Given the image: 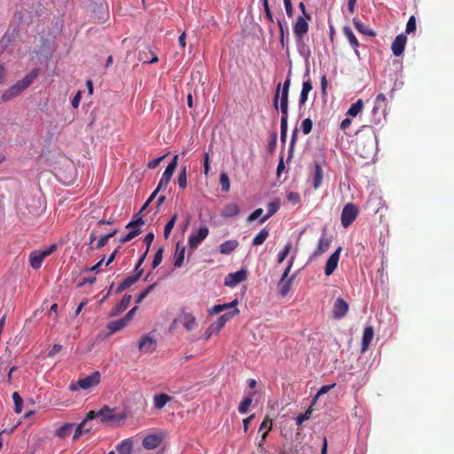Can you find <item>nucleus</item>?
I'll return each instance as SVG.
<instances>
[{
  "label": "nucleus",
  "mask_w": 454,
  "mask_h": 454,
  "mask_svg": "<svg viewBox=\"0 0 454 454\" xmlns=\"http://www.w3.org/2000/svg\"><path fill=\"white\" fill-rule=\"evenodd\" d=\"M356 133V152L364 159H372L378 148L377 136L372 126H363Z\"/></svg>",
  "instance_id": "1"
},
{
  "label": "nucleus",
  "mask_w": 454,
  "mask_h": 454,
  "mask_svg": "<svg viewBox=\"0 0 454 454\" xmlns=\"http://www.w3.org/2000/svg\"><path fill=\"white\" fill-rule=\"evenodd\" d=\"M96 418H99L104 424L114 426L124 421L126 415L123 412H119L116 408L112 409L107 405H104L99 411H90L87 413V419H94Z\"/></svg>",
  "instance_id": "2"
},
{
  "label": "nucleus",
  "mask_w": 454,
  "mask_h": 454,
  "mask_svg": "<svg viewBox=\"0 0 454 454\" xmlns=\"http://www.w3.org/2000/svg\"><path fill=\"white\" fill-rule=\"evenodd\" d=\"M38 76V70L34 69L29 74H27L22 80L18 81L12 86H11L8 90L4 91L1 96V99L4 102H7L13 98L20 95L22 91H24L27 88H28L31 83L36 79Z\"/></svg>",
  "instance_id": "3"
},
{
  "label": "nucleus",
  "mask_w": 454,
  "mask_h": 454,
  "mask_svg": "<svg viewBox=\"0 0 454 454\" xmlns=\"http://www.w3.org/2000/svg\"><path fill=\"white\" fill-rule=\"evenodd\" d=\"M100 381L101 374L99 372L96 371L84 378L79 379L75 382H71V384L68 386V389L71 392H76L80 389L90 390L97 387Z\"/></svg>",
  "instance_id": "4"
},
{
  "label": "nucleus",
  "mask_w": 454,
  "mask_h": 454,
  "mask_svg": "<svg viewBox=\"0 0 454 454\" xmlns=\"http://www.w3.org/2000/svg\"><path fill=\"white\" fill-rule=\"evenodd\" d=\"M57 249V245L52 244L48 248L44 250H35L30 253L29 254V263L30 266L35 269L38 270L41 268L43 260L51 255L55 250Z\"/></svg>",
  "instance_id": "5"
},
{
  "label": "nucleus",
  "mask_w": 454,
  "mask_h": 454,
  "mask_svg": "<svg viewBox=\"0 0 454 454\" xmlns=\"http://www.w3.org/2000/svg\"><path fill=\"white\" fill-rule=\"evenodd\" d=\"M359 214L358 207L353 203H348L344 206L340 221L344 228H348L357 217Z\"/></svg>",
  "instance_id": "6"
},
{
  "label": "nucleus",
  "mask_w": 454,
  "mask_h": 454,
  "mask_svg": "<svg viewBox=\"0 0 454 454\" xmlns=\"http://www.w3.org/2000/svg\"><path fill=\"white\" fill-rule=\"evenodd\" d=\"M306 18L299 16L294 25V34L298 46L303 44V37L309 31V23Z\"/></svg>",
  "instance_id": "7"
},
{
  "label": "nucleus",
  "mask_w": 454,
  "mask_h": 454,
  "mask_svg": "<svg viewBox=\"0 0 454 454\" xmlns=\"http://www.w3.org/2000/svg\"><path fill=\"white\" fill-rule=\"evenodd\" d=\"M209 230L207 226H201L197 232H192L189 236L188 244L192 249H196L199 245L207 237Z\"/></svg>",
  "instance_id": "8"
},
{
  "label": "nucleus",
  "mask_w": 454,
  "mask_h": 454,
  "mask_svg": "<svg viewBox=\"0 0 454 454\" xmlns=\"http://www.w3.org/2000/svg\"><path fill=\"white\" fill-rule=\"evenodd\" d=\"M164 439L162 433L152 434L144 437L142 445L145 450H154L158 448Z\"/></svg>",
  "instance_id": "9"
},
{
  "label": "nucleus",
  "mask_w": 454,
  "mask_h": 454,
  "mask_svg": "<svg viewBox=\"0 0 454 454\" xmlns=\"http://www.w3.org/2000/svg\"><path fill=\"white\" fill-rule=\"evenodd\" d=\"M239 313V310L235 308L232 311H229L222 315L215 323L210 325L209 330L211 333H218L228 321H230L235 315H238Z\"/></svg>",
  "instance_id": "10"
},
{
  "label": "nucleus",
  "mask_w": 454,
  "mask_h": 454,
  "mask_svg": "<svg viewBox=\"0 0 454 454\" xmlns=\"http://www.w3.org/2000/svg\"><path fill=\"white\" fill-rule=\"evenodd\" d=\"M247 278V272L245 270L229 273L224 278V285L229 287H233L238 284L245 281Z\"/></svg>",
  "instance_id": "11"
},
{
  "label": "nucleus",
  "mask_w": 454,
  "mask_h": 454,
  "mask_svg": "<svg viewBox=\"0 0 454 454\" xmlns=\"http://www.w3.org/2000/svg\"><path fill=\"white\" fill-rule=\"evenodd\" d=\"M349 306L342 298H337L333 308V317L340 319L348 312Z\"/></svg>",
  "instance_id": "12"
},
{
  "label": "nucleus",
  "mask_w": 454,
  "mask_h": 454,
  "mask_svg": "<svg viewBox=\"0 0 454 454\" xmlns=\"http://www.w3.org/2000/svg\"><path fill=\"white\" fill-rule=\"evenodd\" d=\"M341 251V247L336 249L328 258L325 267V274L326 276H330L333 273L338 266V262L340 260V254Z\"/></svg>",
  "instance_id": "13"
},
{
  "label": "nucleus",
  "mask_w": 454,
  "mask_h": 454,
  "mask_svg": "<svg viewBox=\"0 0 454 454\" xmlns=\"http://www.w3.org/2000/svg\"><path fill=\"white\" fill-rule=\"evenodd\" d=\"M290 85H291V79H290V74H288V76H287L286 80L284 82V83L283 84L278 83V85L277 86V89H276V91H275V94L273 97V106L276 110H278L279 94L282 93V94L289 95Z\"/></svg>",
  "instance_id": "14"
},
{
  "label": "nucleus",
  "mask_w": 454,
  "mask_h": 454,
  "mask_svg": "<svg viewBox=\"0 0 454 454\" xmlns=\"http://www.w3.org/2000/svg\"><path fill=\"white\" fill-rule=\"evenodd\" d=\"M144 270H139L137 272H135V274L127 277L120 285L117 286L115 293L121 294L125 289L129 288L132 285H134L137 280L141 278Z\"/></svg>",
  "instance_id": "15"
},
{
  "label": "nucleus",
  "mask_w": 454,
  "mask_h": 454,
  "mask_svg": "<svg viewBox=\"0 0 454 454\" xmlns=\"http://www.w3.org/2000/svg\"><path fill=\"white\" fill-rule=\"evenodd\" d=\"M407 37L403 34L398 35L391 45V50L395 56H401L403 53Z\"/></svg>",
  "instance_id": "16"
},
{
  "label": "nucleus",
  "mask_w": 454,
  "mask_h": 454,
  "mask_svg": "<svg viewBox=\"0 0 454 454\" xmlns=\"http://www.w3.org/2000/svg\"><path fill=\"white\" fill-rule=\"evenodd\" d=\"M156 341L153 337L144 335L138 341V348L145 353L153 352L155 350Z\"/></svg>",
  "instance_id": "17"
},
{
  "label": "nucleus",
  "mask_w": 454,
  "mask_h": 454,
  "mask_svg": "<svg viewBox=\"0 0 454 454\" xmlns=\"http://www.w3.org/2000/svg\"><path fill=\"white\" fill-rule=\"evenodd\" d=\"M306 76L308 77V79L302 82V88H301V91L300 94V98H299L300 106H303L307 102L309 93L311 91V90L313 88L312 82L309 75V71L304 75V77H306Z\"/></svg>",
  "instance_id": "18"
},
{
  "label": "nucleus",
  "mask_w": 454,
  "mask_h": 454,
  "mask_svg": "<svg viewBox=\"0 0 454 454\" xmlns=\"http://www.w3.org/2000/svg\"><path fill=\"white\" fill-rule=\"evenodd\" d=\"M342 33L348 39L351 47L354 49L356 55L359 58L358 47L360 44H359V42L356 39V35H354L352 29L349 27L345 26L342 28Z\"/></svg>",
  "instance_id": "19"
},
{
  "label": "nucleus",
  "mask_w": 454,
  "mask_h": 454,
  "mask_svg": "<svg viewBox=\"0 0 454 454\" xmlns=\"http://www.w3.org/2000/svg\"><path fill=\"white\" fill-rule=\"evenodd\" d=\"M90 419H87V416L85 419L76 426L73 435V441L78 440L83 434H89L92 430V427L88 425V422Z\"/></svg>",
  "instance_id": "20"
},
{
  "label": "nucleus",
  "mask_w": 454,
  "mask_h": 454,
  "mask_svg": "<svg viewBox=\"0 0 454 454\" xmlns=\"http://www.w3.org/2000/svg\"><path fill=\"white\" fill-rule=\"evenodd\" d=\"M288 94H279L278 109L281 111V121H288Z\"/></svg>",
  "instance_id": "21"
},
{
  "label": "nucleus",
  "mask_w": 454,
  "mask_h": 454,
  "mask_svg": "<svg viewBox=\"0 0 454 454\" xmlns=\"http://www.w3.org/2000/svg\"><path fill=\"white\" fill-rule=\"evenodd\" d=\"M373 328L372 326H367L364 330L363 337H362V346H361V352L364 353L372 340L373 338Z\"/></svg>",
  "instance_id": "22"
},
{
  "label": "nucleus",
  "mask_w": 454,
  "mask_h": 454,
  "mask_svg": "<svg viewBox=\"0 0 454 454\" xmlns=\"http://www.w3.org/2000/svg\"><path fill=\"white\" fill-rule=\"evenodd\" d=\"M240 212V208L237 203L231 202L225 205L222 211V216L223 217H234L237 216Z\"/></svg>",
  "instance_id": "23"
},
{
  "label": "nucleus",
  "mask_w": 454,
  "mask_h": 454,
  "mask_svg": "<svg viewBox=\"0 0 454 454\" xmlns=\"http://www.w3.org/2000/svg\"><path fill=\"white\" fill-rule=\"evenodd\" d=\"M239 247V242L236 239L226 240L219 247L220 253L223 254H229Z\"/></svg>",
  "instance_id": "24"
},
{
  "label": "nucleus",
  "mask_w": 454,
  "mask_h": 454,
  "mask_svg": "<svg viewBox=\"0 0 454 454\" xmlns=\"http://www.w3.org/2000/svg\"><path fill=\"white\" fill-rule=\"evenodd\" d=\"M127 325H128L123 318L109 322L107 324V329L109 330L108 335H112L119 331H121Z\"/></svg>",
  "instance_id": "25"
},
{
  "label": "nucleus",
  "mask_w": 454,
  "mask_h": 454,
  "mask_svg": "<svg viewBox=\"0 0 454 454\" xmlns=\"http://www.w3.org/2000/svg\"><path fill=\"white\" fill-rule=\"evenodd\" d=\"M280 207V201L278 199L274 200L273 201L268 203L267 205V214L261 219V223H264L270 217H271L274 214H276Z\"/></svg>",
  "instance_id": "26"
},
{
  "label": "nucleus",
  "mask_w": 454,
  "mask_h": 454,
  "mask_svg": "<svg viewBox=\"0 0 454 454\" xmlns=\"http://www.w3.org/2000/svg\"><path fill=\"white\" fill-rule=\"evenodd\" d=\"M74 427V424H73V423H66L54 431V435L58 436L61 439H65L70 435V434L73 431Z\"/></svg>",
  "instance_id": "27"
},
{
  "label": "nucleus",
  "mask_w": 454,
  "mask_h": 454,
  "mask_svg": "<svg viewBox=\"0 0 454 454\" xmlns=\"http://www.w3.org/2000/svg\"><path fill=\"white\" fill-rule=\"evenodd\" d=\"M184 254H185V247H180V243L178 242L176 244V250L174 256V266L176 268H180L184 264Z\"/></svg>",
  "instance_id": "28"
},
{
  "label": "nucleus",
  "mask_w": 454,
  "mask_h": 454,
  "mask_svg": "<svg viewBox=\"0 0 454 454\" xmlns=\"http://www.w3.org/2000/svg\"><path fill=\"white\" fill-rule=\"evenodd\" d=\"M119 454H131L133 450V442L131 439H125L116 446Z\"/></svg>",
  "instance_id": "29"
},
{
  "label": "nucleus",
  "mask_w": 454,
  "mask_h": 454,
  "mask_svg": "<svg viewBox=\"0 0 454 454\" xmlns=\"http://www.w3.org/2000/svg\"><path fill=\"white\" fill-rule=\"evenodd\" d=\"M171 397L167 394H159L153 396V406L157 410L162 409L169 401Z\"/></svg>",
  "instance_id": "30"
},
{
  "label": "nucleus",
  "mask_w": 454,
  "mask_h": 454,
  "mask_svg": "<svg viewBox=\"0 0 454 454\" xmlns=\"http://www.w3.org/2000/svg\"><path fill=\"white\" fill-rule=\"evenodd\" d=\"M181 321L184 325V327L187 331H192L195 325H196V318L192 314L190 313H184L181 317Z\"/></svg>",
  "instance_id": "31"
},
{
  "label": "nucleus",
  "mask_w": 454,
  "mask_h": 454,
  "mask_svg": "<svg viewBox=\"0 0 454 454\" xmlns=\"http://www.w3.org/2000/svg\"><path fill=\"white\" fill-rule=\"evenodd\" d=\"M353 24L357 31H359L361 34L369 35V36H375V32L364 26V24L358 20L357 18L353 19Z\"/></svg>",
  "instance_id": "32"
},
{
  "label": "nucleus",
  "mask_w": 454,
  "mask_h": 454,
  "mask_svg": "<svg viewBox=\"0 0 454 454\" xmlns=\"http://www.w3.org/2000/svg\"><path fill=\"white\" fill-rule=\"evenodd\" d=\"M173 171H171L170 169H165V171L163 172L162 176H161V178L158 184V190H162V189H166L172 176H173Z\"/></svg>",
  "instance_id": "33"
},
{
  "label": "nucleus",
  "mask_w": 454,
  "mask_h": 454,
  "mask_svg": "<svg viewBox=\"0 0 454 454\" xmlns=\"http://www.w3.org/2000/svg\"><path fill=\"white\" fill-rule=\"evenodd\" d=\"M293 278H288L287 280H279L278 284V287L279 290V294L282 297H285L290 291L292 286Z\"/></svg>",
  "instance_id": "34"
},
{
  "label": "nucleus",
  "mask_w": 454,
  "mask_h": 454,
  "mask_svg": "<svg viewBox=\"0 0 454 454\" xmlns=\"http://www.w3.org/2000/svg\"><path fill=\"white\" fill-rule=\"evenodd\" d=\"M238 304V301L237 300H234L232 301L230 303H224V304H219V305H215L211 309H210V313L212 315H215V314H219L221 313L222 311L227 309H230V308H234L236 307V305Z\"/></svg>",
  "instance_id": "35"
},
{
  "label": "nucleus",
  "mask_w": 454,
  "mask_h": 454,
  "mask_svg": "<svg viewBox=\"0 0 454 454\" xmlns=\"http://www.w3.org/2000/svg\"><path fill=\"white\" fill-rule=\"evenodd\" d=\"M271 428H272V420L269 418V416H266L259 428V431H264L262 435V440L266 438V436L268 435V434L271 430Z\"/></svg>",
  "instance_id": "36"
},
{
  "label": "nucleus",
  "mask_w": 454,
  "mask_h": 454,
  "mask_svg": "<svg viewBox=\"0 0 454 454\" xmlns=\"http://www.w3.org/2000/svg\"><path fill=\"white\" fill-rule=\"evenodd\" d=\"M364 108V102L362 99H358L356 103H354L347 112V114L349 116H356Z\"/></svg>",
  "instance_id": "37"
},
{
  "label": "nucleus",
  "mask_w": 454,
  "mask_h": 454,
  "mask_svg": "<svg viewBox=\"0 0 454 454\" xmlns=\"http://www.w3.org/2000/svg\"><path fill=\"white\" fill-rule=\"evenodd\" d=\"M269 236V231L266 228H263L260 231V232L254 237L253 239V245L254 246H260L264 243L266 239Z\"/></svg>",
  "instance_id": "38"
},
{
  "label": "nucleus",
  "mask_w": 454,
  "mask_h": 454,
  "mask_svg": "<svg viewBox=\"0 0 454 454\" xmlns=\"http://www.w3.org/2000/svg\"><path fill=\"white\" fill-rule=\"evenodd\" d=\"M331 241L326 239L325 237H321L319 239L317 247V254H323L325 251H327L330 247Z\"/></svg>",
  "instance_id": "39"
},
{
  "label": "nucleus",
  "mask_w": 454,
  "mask_h": 454,
  "mask_svg": "<svg viewBox=\"0 0 454 454\" xmlns=\"http://www.w3.org/2000/svg\"><path fill=\"white\" fill-rule=\"evenodd\" d=\"M178 185L181 189H184L187 186V167L184 166L181 168L178 178H177Z\"/></svg>",
  "instance_id": "40"
},
{
  "label": "nucleus",
  "mask_w": 454,
  "mask_h": 454,
  "mask_svg": "<svg viewBox=\"0 0 454 454\" xmlns=\"http://www.w3.org/2000/svg\"><path fill=\"white\" fill-rule=\"evenodd\" d=\"M221 189L223 192H228L231 188L230 178L227 173L222 172L219 179Z\"/></svg>",
  "instance_id": "41"
},
{
  "label": "nucleus",
  "mask_w": 454,
  "mask_h": 454,
  "mask_svg": "<svg viewBox=\"0 0 454 454\" xmlns=\"http://www.w3.org/2000/svg\"><path fill=\"white\" fill-rule=\"evenodd\" d=\"M12 400L14 402V411L20 414L22 411L23 400L18 392L12 393Z\"/></svg>",
  "instance_id": "42"
},
{
  "label": "nucleus",
  "mask_w": 454,
  "mask_h": 454,
  "mask_svg": "<svg viewBox=\"0 0 454 454\" xmlns=\"http://www.w3.org/2000/svg\"><path fill=\"white\" fill-rule=\"evenodd\" d=\"M323 178V171L319 165H316L315 168V176H314V182L313 186L315 189L318 188L322 183Z\"/></svg>",
  "instance_id": "43"
},
{
  "label": "nucleus",
  "mask_w": 454,
  "mask_h": 454,
  "mask_svg": "<svg viewBox=\"0 0 454 454\" xmlns=\"http://www.w3.org/2000/svg\"><path fill=\"white\" fill-rule=\"evenodd\" d=\"M177 219V215H174L171 219L166 223L164 228V237L165 239H168L172 229L174 228V225L176 223V221Z\"/></svg>",
  "instance_id": "44"
},
{
  "label": "nucleus",
  "mask_w": 454,
  "mask_h": 454,
  "mask_svg": "<svg viewBox=\"0 0 454 454\" xmlns=\"http://www.w3.org/2000/svg\"><path fill=\"white\" fill-rule=\"evenodd\" d=\"M252 402L253 398L251 396L244 398V400L239 405V411L242 414L247 413L248 407L251 405Z\"/></svg>",
  "instance_id": "45"
},
{
  "label": "nucleus",
  "mask_w": 454,
  "mask_h": 454,
  "mask_svg": "<svg viewBox=\"0 0 454 454\" xmlns=\"http://www.w3.org/2000/svg\"><path fill=\"white\" fill-rule=\"evenodd\" d=\"M163 252H164L163 247H160L157 250L156 254H154V257H153V263H152V268L153 269L157 268L160 264V262H162Z\"/></svg>",
  "instance_id": "46"
},
{
  "label": "nucleus",
  "mask_w": 454,
  "mask_h": 454,
  "mask_svg": "<svg viewBox=\"0 0 454 454\" xmlns=\"http://www.w3.org/2000/svg\"><path fill=\"white\" fill-rule=\"evenodd\" d=\"M140 233H141V230L140 229H134V230L130 231L127 235L122 237L120 239V242L122 243V244L126 243V242H129L131 239H133L134 238H136L137 235H139Z\"/></svg>",
  "instance_id": "47"
},
{
  "label": "nucleus",
  "mask_w": 454,
  "mask_h": 454,
  "mask_svg": "<svg viewBox=\"0 0 454 454\" xmlns=\"http://www.w3.org/2000/svg\"><path fill=\"white\" fill-rule=\"evenodd\" d=\"M311 414H312V411L310 409L306 411L304 413L299 414L295 419L296 425L301 426L304 421L309 419L311 417Z\"/></svg>",
  "instance_id": "48"
},
{
  "label": "nucleus",
  "mask_w": 454,
  "mask_h": 454,
  "mask_svg": "<svg viewBox=\"0 0 454 454\" xmlns=\"http://www.w3.org/2000/svg\"><path fill=\"white\" fill-rule=\"evenodd\" d=\"M313 122L309 118H306L301 121V130L304 135H308L311 132Z\"/></svg>",
  "instance_id": "49"
},
{
  "label": "nucleus",
  "mask_w": 454,
  "mask_h": 454,
  "mask_svg": "<svg viewBox=\"0 0 454 454\" xmlns=\"http://www.w3.org/2000/svg\"><path fill=\"white\" fill-rule=\"evenodd\" d=\"M131 299L132 297L130 294H125L121 300V301L116 304V306H118L119 309H121V310L124 311L128 309Z\"/></svg>",
  "instance_id": "50"
},
{
  "label": "nucleus",
  "mask_w": 454,
  "mask_h": 454,
  "mask_svg": "<svg viewBox=\"0 0 454 454\" xmlns=\"http://www.w3.org/2000/svg\"><path fill=\"white\" fill-rule=\"evenodd\" d=\"M156 284H152L148 286L143 292L139 294V295L137 297L136 302L140 303L143 301V300L153 291V289L155 287Z\"/></svg>",
  "instance_id": "51"
},
{
  "label": "nucleus",
  "mask_w": 454,
  "mask_h": 454,
  "mask_svg": "<svg viewBox=\"0 0 454 454\" xmlns=\"http://www.w3.org/2000/svg\"><path fill=\"white\" fill-rule=\"evenodd\" d=\"M287 121H280V140L284 144L286 141V136H287Z\"/></svg>",
  "instance_id": "52"
},
{
  "label": "nucleus",
  "mask_w": 454,
  "mask_h": 454,
  "mask_svg": "<svg viewBox=\"0 0 454 454\" xmlns=\"http://www.w3.org/2000/svg\"><path fill=\"white\" fill-rule=\"evenodd\" d=\"M292 248V245L290 243L286 244L284 249L278 255V262L279 263L283 262L287 254L290 253Z\"/></svg>",
  "instance_id": "53"
},
{
  "label": "nucleus",
  "mask_w": 454,
  "mask_h": 454,
  "mask_svg": "<svg viewBox=\"0 0 454 454\" xmlns=\"http://www.w3.org/2000/svg\"><path fill=\"white\" fill-rule=\"evenodd\" d=\"M386 101H387V98H386L385 95L382 93L379 94L376 97L375 101H374L375 105L382 107V113L385 112V108L387 106Z\"/></svg>",
  "instance_id": "54"
},
{
  "label": "nucleus",
  "mask_w": 454,
  "mask_h": 454,
  "mask_svg": "<svg viewBox=\"0 0 454 454\" xmlns=\"http://www.w3.org/2000/svg\"><path fill=\"white\" fill-rule=\"evenodd\" d=\"M262 5H263V9H264L267 20L270 22L273 23L274 22V19H273L272 12H271V11L270 9V6H269L268 0H262Z\"/></svg>",
  "instance_id": "55"
},
{
  "label": "nucleus",
  "mask_w": 454,
  "mask_h": 454,
  "mask_svg": "<svg viewBox=\"0 0 454 454\" xmlns=\"http://www.w3.org/2000/svg\"><path fill=\"white\" fill-rule=\"evenodd\" d=\"M415 30H416V19L414 16H411L406 24L405 32L407 34H410L411 32H414Z\"/></svg>",
  "instance_id": "56"
},
{
  "label": "nucleus",
  "mask_w": 454,
  "mask_h": 454,
  "mask_svg": "<svg viewBox=\"0 0 454 454\" xmlns=\"http://www.w3.org/2000/svg\"><path fill=\"white\" fill-rule=\"evenodd\" d=\"M287 200L292 203L293 205H296L300 202L301 197L298 192H290L287 194Z\"/></svg>",
  "instance_id": "57"
},
{
  "label": "nucleus",
  "mask_w": 454,
  "mask_h": 454,
  "mask_svg": "<svg viewBox=\"0 0 454 454\" xmlns=\"http://www.w3.org/2000/svg\"><path fill=\"white\" fill-rule=\"evenodd\" d=\"M297 136H298V129H294L293 133H292V137H291V141H290L289 157H292V155H293L294 147V145H295L296 140H297Z\"/></svg>",
  "instance_id": "58"
},
{
  "label": "nucleus",
  "mask_w": 454,
  "mask_h": 454,
  "mask_svg": "<svg viewBox=\"0 0 454 454\" xmlns=\"http://www.w3.org/2000/svg\"><path fill=\"white\" fill-rule=\"evenodd\" d=\"M108 238L106 237V235H104L102 236L98 241L97 243L95 244V246H91V248L92 249H98V248H101L103 247H105L107 242H108Z\"/></svg>",
  "instance_id": "59"
},
{
  "label": "nucleus",
  "mask_w": 454,
  "mask_h": 454,
  "mask_svg": "<svg viewBox=\"0 0 454 454\" xmlns=\"http://www.w3.org/2000/svg\"><path fill=\"white\" fill-rule=\"evenodd\" d=\"M203 168H204V174L207 176L210 170L209 153H205L203 155Z\"/></svg>",
  "instance_id": "60"
},
{
  "label": "nucleus",
  "mask_w": 454,
  "mask_h": 454,
  "mask_svg": "<svg viewBox=\"0 0 454 454\" xmlns=\"http://www.w3.org/2000/svg\"><path fill=\"white\" fill-rule=\"evenodd\" d=\"M283 1H284V5H285L286 15L289 18H292L294 16V9H293L292 1L291 0H283Z\"/></svg>",
  "instance_id": "61"
},
{
  "label": "nucleus",
  "mask_w": 454,
  "mask_h": 454,
  "mask_svg": "<svg viewBox=\"0 0 454 454\" xmlns=\"http://www.w3.org/2000/svg\"><path fill=\"white\" fill-rule=\"evenodd\" d=\"M263 210L262 208H257L255 209L251 215H249V216L247 217V222L249 223H252L254 221H255L257 218H259L262 214Z\"/></svg>",
  "instance_id": "62"
},
{
  "label": "nucleus",
  "mask_w": 454,
  "mask_h": 454,
  "mask_svg": "<svg viewBox=\"0 0 454 454\" xmlns=\"http://www.w3.org/2000/svg\"><path fill=\"white\" fill-rule=\"evenodd\" d=\"M153 239H154V234L153 232H149L146 234V236L144 239V243L146 245L145 251H147V252L149 251V248H150L152 243L153 242Z\"/></svg>",
  "instance_id": "63"
},
{
  "label": "nucleus",
  "mask_w": 454,
  "mask_h": 454,
  "mask_svg": "<svg viewBox=\"0 0 454 454\" xmlns=\"http://www.w3.org/2000/svg\"><path fill=\"white\" fill-rule=\"evenodd\" d=\"M147 254H148V252H147V251H145V253H144V254L139 257V259H138V261H137V264H136V266H135V270H134V271H135V272H137V271H139V270H144L141 268V266H142V264L144 263V262H145V258H146Z\"/></svg>",
  "instance_id": "64"
}]
</instances>
